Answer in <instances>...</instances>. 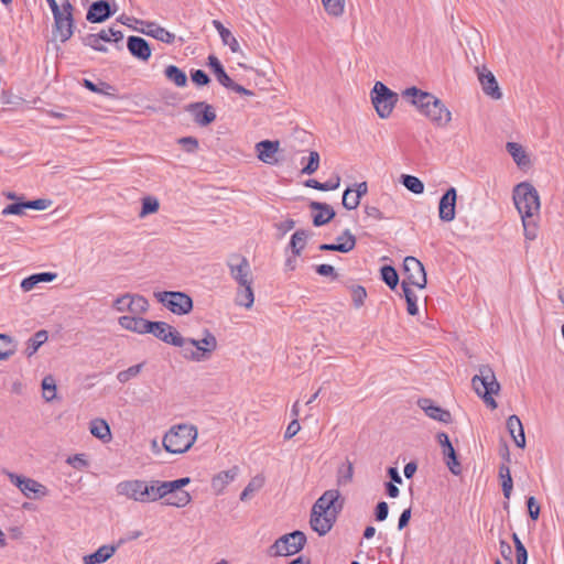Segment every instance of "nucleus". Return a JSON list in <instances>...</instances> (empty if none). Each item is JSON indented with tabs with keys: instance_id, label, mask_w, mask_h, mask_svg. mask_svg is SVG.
I'll use <instances>...</instances> for the list:
<instances>
[{
	"instance_id": "f257e3e1",
	"label": "nucleus",
	"mask_w": 564,
	"mask_h": 564,
	"mask_svg": "<svg viewBox=\"0 0 564 564\" xmlns=\"http://www.w3.org/2000/svg\"><path fill=\"white\" fill-rule=\"evenodd\" d=\"M198 431L193 424L181 423L170 427L164 434L162 444L171 454H183L187 452L197 440Z\"/></svg>"
},
{
	"instance_id": "f03ea898",
	"label": "nucleus",
	"mask_w": 564,
	"mask_h": 564,
	"mask_svg": "<svg viewBox=\"0 0 564 564\" xmlns=\"http://www.w3.org/2000/svg\"><path fill=\"white\" fill-rule=\"evenodd\" d=\"M184 345L180 346L184 359L193 362L207 361L217 349L218 343L215 335L207 328L203 330V338H185Z\"/></svg>"
},
{
	"instance_id": "7ed1b4c3",
	"label": "nucleus",
	"mask_w": 564,
	"mask_h": 564,
	"mask_svg": "<svg viewBox=\"0 0 564 564\" xmlns=\"http://www.w3.org/2000/svg\"><path fill=\"white\" fill-rule=\"evenodd\" d=\"M474 391L484 402L491 409L497 408V402L492 398L500 390V384L496 379V375L490 366L482 365L478 369V373L471 379Z\"/></svg>"
},
{
	"instance_id": "20e7f679",
	"label": "nucleus",
	"mask_w": 564,
	"mask_h": 564,
	"mask_svg": "<svg viewBox=\"0 0 564 564\" xmlns=\"http://www.w3.org/2000/svg\"><path fill=\"white\" fill-rule=\"evenodd\" d=\"M513 202L521 217H534L539 214V193L528 182L520 183L514 187Z\"/></svg>"
},
{
	"instance_id": "39448f33",
	"label": "nucleus",
	"mask_w": 564,
	"mask_h": 564,
	"mask_svg": "<svg viewBox=\"0 0 564 564\" xmlns=\"http://www.w3.org/2000/svg\"><path fill=\"white\" fill-rule=\"evenodd\" d=\"M370 96L377 115L382 119L390 117L398 102V94L392 91L383 83L377 82L371 89Z\"/></svg>"
},
{
	"instance_id": "423d86ee",
	"label": "nucleus",
	"mask_w": 564,
	"mask_h": 564,
	"mask_svg": "<svg viewBox=\"0 0 564 564\" xmlns=\"http://www.w3.org/2000/svg\"><path fill=\"white\" fill-rule=\"evenodd\" d=\"M154 297L165 308L175 315H185L193 310L192 297L180 291H162L155 292Z\"/></svg>"
},
{
	"instance_id": "0eeeda50",
	"label": "nucleus",
	"mask_w": 564,
	"mask_h": 564,
	"mask_svg": "<svg viewBox=\"0 0 564 564\" xmlns=\"http://www.w3.org/2000/svg\"><path fill=\"white\" fill-rule=\"evenodd\" d=\"M306 543V535L299 530L280 536L270 546L269 553L272 556H290L299 553Z\"/></svg>"
},
{
	"instance_id": "6e6552de",
	"label": "nucleus",
	"mask_w": 564,
	"mask_h": 564,
	"mask_svg": "<svg viewBox=\"0 0 564 564\" xmlns=\"http://www.w3.org/2000/svg\"><path fill=\"white\" fill-rule=\"evenodd\" d=\"M74 7L69 0H64L61 3V11L53 15L54 18V32L58 35L62 43L68 41L74 33Z\"/></svg>"
},
{
	"instance_id": "1a4fd4ad",
	"label": "nucleus",
	"mask_w": 564,
	"mask_h": 564,
	"mask_svg": "<svg viewBox=\"0 0 564 564\" xmlns=\"http://www.w3.org/2000/svg\"><path fill=\"white\" fill-rule=\"evenodd\" d=\"M404 279L406 286L413 285L419 289L426 286V272L423 263L415 257L409 256L403 260Z\"/></svg>"
},
{
	"instance_id": "9d476101",
	"label": "nucleus",
	"mask_w": 564,
	"mask_h": 564,
	"mask_svg": "<svg viewBox=\"0 0 564 564\" xmlns=\"http://www.w3.org/2000/svg\"><path fill=\"white\" fill-rule=\"evenodd\" d=\"M6 475L29 499H35L47 495L46 487L32 478L20 476L11 471H6Z\"/></svg>"
},
{
	"instance_id": "9b49d317",
	"label": "nucleus",
	"mask_w": 564,
	"mask_h": 564,
	"mask_svg": "<svg viewBox=\"0 0 564 564\" xmlns=\"http://www.w3.org/2000/svg\"><path fill=\"white\" fill-rule=\"evenodd\" d=\"M117 494L137 502H148V482L141 479L123 480L116 487Z\"/></svg>"
},
{
	"instance_id": "f8f14e48",
	"label": "nucleus",
	"mask_w": 564,
	"mask_h": 564,
	"mask_svg": "<svg viewBox=\"0 0 564 564\" xmlns=\"http://www.w3.org/2000/svg\"><path fill=\"white\" fill-rule=\"evenodd\" d=\"M148 334L175 347L184 345V337L170 324L165 322H149Z\"/></svg>"
},
{
	"instance_id": "ddd939ff",
	"label": "nucleus",
	"mask_w": 564,
	"mask_h": 564,
	"mask_svg": "<svg viewBox=\"0 0 564 564\" xmlns=\"http://www.w3.org/2000/svg\"><path fill=\"white\" fill-rule=\"evenodd\" d=\"M117 312L129 311L132 314H143L149 310V302L143 295L126 293L118 296L112 304Z\"/></svg>"
},
{
	"instance_id": "4468645a",
	"label": "nucleus",
	"mask_w": 564,
	"mask_h": 564,
	"mask_svg": "<svg viewBox=\"0 0 564 564\" xmlns=\"http://www.w3.org/2000/svg\"><path fill=\"white\" fill-rule=\"evenodd\" d=\"M231 278L239 286L251 284L250 264L246 257L240 254H231L227 262Z\"/></svg>"
},
{
	"instance_id": "2eb2a0df",
	"label": "nucleus",
	"mask_w": 564,
	"mask_h": 564,
	"mask_svg": "<svg viewBox=\"0 0 564 564\" xmlns=\"http://www.w3.org/2000/svg\"><path fill=\"white\" fill-rule=\"evenodd\" d=\"M344 506L340 492L337 489L326 490L313 505L312 510L323 513H333L338 516Z\"/></svg>"
},
{
	"instance_id": "dca6fc26",
	"label": "nucleus",
	"mask_w": 564,
	"mask_h": 564,
	"mask_svg": "<svg viewBox=\"0 0 564 564\" xmlns=\"http://www.w3.org/2000/svg\"><path fill=\"white\" fill-rule=\"evenodd\" d=\"M185 110L191 113L194 122L199 127H206L216 120L214 107L205 101L188 104Z\"/></svg>"
},
{
	"instance_id": "f3484780",
	"label": "nucleus",
	"mask_w": 564,
	"mask_h": 564,
	"mask_svg": "<svg viewBox=\"0 0 564 564\" xmlns=\"http://www.w3.org/2000/svg\"><path fill=\"white\" fill-rule=\"evenodd\" d=\"M438 443L442 446V453L445 464L452 474L458 476L462 473V465L457 458L456 452L451 443L448 435L444 432L437 434Z\"/></svg>"
},
{
	"instance_id": "a211bd4d",
	"label": "nucleus",
	"mask_w": 564,
	"mask_h": 564,
	"mask_svg": "<svg viewBox=\"0 0 564 564\" xmlns=\"http://www.w3.org/2000/svg\"><path fill=\"white\" fill-rule=\"evenodd\" d=\"M423 115L438 127H445L452 120L451 111L438 98L431 101L429 108H426Z\"/></svg>"
},
{
	"instance_id": "6ab92c4d",
	"label": "nucleus",
	"mask_w": 564,
	"mask_h": 564,
	"mask_svg": "<svg viewBox=\"0 0 564 564\" xmlns=\"http://www.w3.org/2000/svg\"><path fill=\"white\" fill-rule=\"evenodd\" d=\"M457 192L455 187H449L441 197L438 204L440 219L446 223L454 220Z\"/></svg>"
},
{
	"instance_id": "aec40b11",
	"label": "nucleus",
	"mask_w": 564,
	"mask_h": 564,
	"mask_svg": "<svg viewBox=\"0 0 564 564\" xmlns=\"http://www.w3.org/2000/svg\"><path fill=\"white\" fill-rule=\"evenodd\" d=\"M336 519L337 516H334L333 513H323L312 510L310 524L318 535H325L332 530Z\"/></svg>"
},
{
	"instance_id": "412c9836",
	"label": "nucleus",
	"mask_w": 564,
	"mask_h": 564,
	"mask_svg": "<svg viewBox=\"0 0 564 564\" xmlns=\"http://www.w3.org/2000/svg\"><path fill=\"white\" fill-rule=\"evenodd\" d=\"M115 13L106 0H98L90 4L86 19L91 23H101L109 19Z\"/></svg>"
},
{
	"instance_id": "4be33fe9",
	"label": "nucleus",
	"mask_w": 564,
	"mask_h": 564,
	"mask_svg": "<svg viewBox=\"0 0 564 564\" xmlns=\"http://www.w3.org/2000/svg\"><path fill=\"white\" fill-rule=\"evenodd\" d=\"M402 95L405 98H411V104L417 107L421 113H423L426 108H429L431 101L436 98L431 93L423 91L414 86L404 89Z\"/></svg>"
},
{
	"instance_id": "5701e85b",
	"label": "nucleus",
	"mask_w": 564,
	"mask_h": 564,
	"mask_svg": "<svg viewBox=\"0 0 564 564\" xmlns=\"http://www.w3.org/2000/svg\"><path fill=\"white\" fill-rule=\"evenodd\" d=\"M127 47L130 54L143 62H147L151 57V47L143 37L131 35L127 40Z\"/></svg>"
},
{
	"instance_id": "b1692460",
	"label": "nucleus",
	"mask_w": 564,
	"mask_h": 564,
	"mask_svg": "<svg viewBox=\"0 0 564 564\" xmlns=\"http://www.w3.org/2000/svg\"><path fill=\"white\" fill-rule=\"evenodd\" d=\"M310 208L312 210H316L313 215V225L315 227L324 226L335 217V210L326 203L312 200L310 203Z\"/></svg>"
},
{
	"instance_id": "393cba45",
	"label": "nucleus",
	"mask_w": 564,
	"mask_h": 564,
	"mask_svg": "<svg viewBox=\"0 0 564 564\" xmlns=\"http://www.w3.org/2000/svg\"><path fill=\"white\" fill-rule=\"evenodd\" d=\"M239 474V467L232 466L228 470H224L215 475L212 479V488L216 495L224 492L226 487L232 482Z\"/></svg>"
},
{
	"instance_id": "a878e982",
	"label": "nucleus",
	"mask_w": 564,
	"mask_h": 564,
	"mask_svg": "<svg viewBox=\"0 0 564 564\" xmlns=\"http://www.w3.org/2000/svg\"><path fill=\"white\" fill-rule=\"evenodd\" d=\"M478 79L481 84L482 90L492 99H500L502 94L494 74L486 68L478 73Z\"/></svg>"
},
{
	"instance_id": "bb28decb",
	"label": "nucleus",
	"mask_w": 564,
	"mask_h": 564,
	"mask_svg": "<svg viewBox=\"0 0 564 564\" xmlns=\"http://www.w3.org/2000/svg\"><path fill=\"white\" fill-rule=\"evenodd\" d=\"M149 322L143 317L130 315H123L118 318V323L122 328L139 335L148 334Z\"/></svg>"
},
{
	"instance_id": "cd10ccee",
	"label": "nucleus",
	"mask_w": 564,
	"mask_h": 564,
	"mask_svg": "<svg viewBox=\"0 0 564 564\" xmlns=\"http://www.w3.org/2000/svg\"><path fill=\"white\" fill-rule=\"evenodd\" d=\"M417 404L429 417L443 423L449 422L451 413L441 406L433 404L432 400L420 399Z\"/></svg>"
},
{
	"instance_id": "c85d7f7f",
	"label": "nucleus",
	"mask_w": 564,
	"mask_h": 564,
	"mask_svg": "<svg viewBox=\"0 0 564 564\" xmlns=\"http://www.w3.org/2000/svg\"><path fill=\"white\" fill-rule=\"evenodd\" d=\"M258 151V158L260 161L267 164H274L278 162L275 154L279 150L278 141L263 140L256 145Z\"/></svg>"
},
{
	"instance_id": "c756f323",
	"label": "nucleus",
	"mask_w": 564,
	"mask_h": 564,
	"mask_svg": "<svg viewBox=\"0 0 564 564\" xmlns=\"http://www.w3.org/2000/svg\"><path fill=\"white\" fill-rule=\"evenodd\" d=\"M507 430L516 445L520 448H523L525 446V436L523 425L518 415L512 414L508 417Z\"/></svg>"
},
{
	"instance_id": "7c9ffc66",
	"label": "nucleus",
	"mask_w": 564,
	"mask_h": 564,
	"mask_svg": "<svg viewBox=\"0 0 564 564\" xmlns=\"http://www.w3.org/2000/svg\"><path fill=\"white\" fill-rule=\"evenodd\" d=\"M117 545H101L91 554L83 557L84 564H101L108 561L117 551Z\"/></svg>"
},
{
	"instance_id": "2f4dec72",
	"label": "nucleus",
	"mask_w": 564,
	"mask_h": 564,
	"mask_svg": "<svg viewBox=\"0 0 564 564\" xmlns=\"http://www.w3.org/2000/svg\"><path fill=\"white\" fill-rule=\"evenodd\" d=\"M148 490H149V500L156 501L162 498H167L170 494H172L170 482L169 481H161V480H151L148 482Z\"/></svg>"
},
{
	"instance_id": "473e14b6",
	"label": "nucleus",
	"mask_w": 564,
	"mask_h": 564,
	"mask_svg": "<svg viewBox=\"0 0 564 564\" xmlns=\"http://www.w3.org/2000/svg\"><path fill=\"white\" fill-rule=\"evenodd\" d=\"M346 241L337 243H322L318 248L322 251H338L347 253L351 251L356 246V237L350 232L349 229H345Z\"/></svg>"
},
{
	"instance_id": "72a5a7b5",
	"label": "nucleus",
	"mask_w": 564,
	"mask_h": 564,
	"mask_svg": "<svg viewBox=\"0 0 564 564\" xmlns=\"http://www.w3.org/2000/svg\"><path fill=\"white\" fill-rule=\"evenodd\" d=\"M213 25L218 31L223 43L229 46L231 52L237 53L240 50V45L232 33L219 20H213Z\"/></svg>"
},
{
	"instance_id": "f704fd0d",
	"label": "nucleus",
	"mask_w": 564,
	"mask_h": 564,
	"mask_svg": "<svg viewBox=\"0 0 564 564\" xmlns=\"http://www.w3.org/2000/svg\"><path fill=\"white\" fill-rule=\"evenodd\" d=\"M56 278V273L53 272H41L32 274L21 282V289L24 292L33 290L40 282H51Z\"/></svg>"
},
{
	"instance_id": "c9c22d12",
	"label": "nucleus",
	"mask_w": 564,
	"mask_h": 564,
	"mask_svg": "<svg viewBox=\"0 0 564 564\" xmlns=\"http://www.w3.org/2000/svg\"><path fill=\"white\" fill-rule=\"evenodd\" d=\"M89 431L95 437L104 442H108L111 438L110 427L102 419L93 420L89 424Z\"/></svg>"
},
{
	"instance_id": "e433bc0d",
	"label": "nucleus",
	"mask_w": 564,
	"mask_h": 564,
	"mask_svg": "<svg viewBox=\"0 0 564 564\" xmlns=\"http://www.w3.org/2000/svg\"><path fill=\"white\" fill-rule=\"evenodd\" d=\"M208 65L213 69V72L220 85H223L224 87L231 85V78L228 76L223 64L219 62V59L215 55L208 56Z\"/></svg>"
},
{
	"instance_id": "4c0bfd02",
	"label": "nucleus",
	"mask_w": 564,
	"mask_h": 564,
	"mask_svg": "<svg viewBox=\"0 0 564 564\" xmlns=\"http://www.w3.org/2000/svg\"><path fill=\"white\" fill-rule=\"evenodd\" d=\"M507 151L512 156L518 166H527L530 162L523 147L517 142H508Z\"/></svg>"
},
{
	"instance_id": "58836bf2",
	"label": "nucleus",
	"mask_w": 564,
	"mask_h": 564,
	"mask_svg": "<svg viewBox=\"0 0 564 564\" xmlns=\"http://www.w3.org/2000/svg\"><path fill=\"white\" fill-rule=\"evenodd\" d=\"M48 339L46 330H37L26 343L25 354L28 357L33 356L37 349Z\"/></svg>"
},
{
	"instance_id": "ea45409f",
	"label": "nucleus",
	"mask_w": 564,
	"mask_h": 564,
	"mask_svg": "<svg viewBox=\"0 0 564 564\" xmlns=\"http://www.w3.org/2000/svg\"><path fill=\"white\" fill-rule=\"evenodd\" d=\"M167 80L174 83L177 87H184L187 84V76L184 70L175 65H169L164 69Z\"/></svg>"
},
{
	"instance_id": "a19ab883",
	"label": "nucleus",
	"mask_w": 564,
	"mask_h": 564,
	"mask_svg": "<svg viewBox=\"0 0 564 564\" xmlns=\"http://www.w3.org/2000/svg\"><path fill=\"white\" fill-rule=\"evenodd\" d=\"M307 238H308V234L304 229L296 230L291 236L290 247L292 249V253L294 257H297L301 254L302 250L306 246Z\"/></svg>"
},
{
	"instance_id": "79ce46f5",
	"label": "nucleus",
	"mask_w": 564,
	"mask_h": 564,
	"mask_svg": "<svg viewBox=\"0 0 564 564\" xmlns=\"http://www.w3.org/2000/svg\"><path fill=\"white\" fill-rule=\"evenodd\" d=\"M236 304L250 308L254 302V295L251 284L241 285L236 295Z\"/></svg>"
},
{
	"instance_id": "37998d69",
	"label": "nucleus",
	"mask_w": 564,
	"mask_h": 564,
	"mask_svg": "<svg viewBox=\"0 0 564 564\" xmlns=\"http://www.w3.org/2000/svg\"><path fill=\"white\" fill-rule=\"evenodd\" d=\"M499 478L501 480V488L503 492V497L509 500L513 487L512 477L510 473V468L508 465L502 464L499 467Z\"/></svg>"
},
{
	"instance_id": "c03bdc74",
	"label": "nucleus",
	"mask_w": 564,
	"mask_h": 564,
	"mask_svg": "<svg viewBox=\"0 0 564 564\" xmlns=\"http://www.w3.org/2000/svg\"><path fill=\"white\" fill-rule=\"evenodd\" d=\"M339 185L340 177L338 175H336L335 178L328 180L326 182H318L314 178H310L305 182V186L323 192L337 189Z\"/></svg>"
},
{
	"instance_id": "a18cd8bd",
	"label": "nucleus",
	"mask_w": 564,
	"mask_h": 564,
	"mask_svg": "<svg viewBox=\"0 0 564 564\" xmlns=\"http://www.w3.org/2000/svg\"><path fill=\"white\" fill-rule=\"evenodd\" d=\"M192 501V496L185 490H177L170 494L166 498L165 503L176 508H184Z\"/></svg>"
},
{
	"instance_id": "49530a36",
	"label": "nucleus",
	"mask_w": 564,
	"mask_h": 564,
	"mask_svg": "<svg viewBox=\"0 0 564 564\" xmlns=\"http://www.w3.org/2000/svg\"><path fill=\"white\" fill-rule=\"evenodd\" d=\"M403 295L406 301V311L410 315L414 316L419 312L417 307V296L416 294L410 289V286H406V281H402L401 283Z\"/></svg>"
},
{
	"instance_id": "de8ad7c7",
	"label": "nucleus",
	"mask_w": 564,
	"mask_h": 564,
	"mask_svg": "<svg viewBox=\"0 0 564 564\" xmlns=\"http://www.w3.org/2000/svg\"><path fill=\"white\" fill-rule=\"evenodd\" d=\"M381 280L391 289L394 290L399 283V274L392 265H383L380 269Z\"/></svg>"
},
{
	"instance_id": "09e8293b",
	"label": "nucleus",
	"mask_w": 564,
	"mask_h": 564,
	"mask_svg": "<svg viewBox=\"0 0 564 564\" xmlns=\"http://www.w3.org/2000/svg\"><path fill=\"white\" fill-rule=\"evenodd\" d=\"M401 183L413 194H422L424 192V184L416 176L404 174L401 176Z\"/></svg>"
},
{
	"instance_id": "8fccbe9b",
	"label": "nucleus",
	"mask_w": 564,
	"mask_h": 564,
	"mask_svg": "<svg viewBox=\"0 0 564 564\" xmlns=\"http://www.w3.org/2000/svg\"><path fill=\"white\" fill-rule=\"evenodd\" d=\"M43 398L46 402H51L56 398V383L53 376L48 375L42 380Z\"/></svg>"
},
{
	"instance_id": "3c124183",
	"label": "nucleus",
	"mask_w": 564,
	"mask_h": 564,
	"mask_svg": "<svg viewBox=\"0 0 564 564\" xmlns=\"http://www.w3.org/2000/svg\"><path fill=\"white\" fill-rule=\"evenodd\" d=\"M325 11L332 17H340L345 11L344 0H322Z\"/></svg>"
},
{
	"instance_id": "603ef678",
	"label": "nucleus",
	"mask_w": 564,
	"mask_h": 564,
	"mask_svg": "<svg viewBox=\"0 0 564 564\" xmlns=\"http://www.w3.org/2000/svg\"><path fill=\"white\" fill-rule=\"evenodd\" d=\"M143 366H144V362H140L138 365H133V366L129 367L126 370L119 371L117 373L118 381L120 383L128 382L129 380H131L132 378L137 377L141 372Z\"/></svg>"
},
{
	"instance_id": "864d4df0",
	"label": "nucleus",
	"mask_w": 564,
	"mask_h": 564,
	"mask_svg": "<svg viewBox=\"0 0 564 564\" xmlns=\"http://www.w3.org/2000/svg\"><path fill=\"white\" fill-rule=\"evenodd\" d=\"M82 41L85 46H89L95 51L102 52V53H106L108 51V48L101 43V42H104L102 39L98 37V33L87 34L86 36H84L82 39Z\"/></svg>"
},
{
	"instance_id": "5fc2aeb1",
	"label": "nucleus",
	"mask_w": 564,
	"mask_h": 564,
	"mask_svg": "<svg viewBox=\"0 0 564 564\" xmlns=\"http://www.w3.org/2000/svg\"><path fill=\"white\" fill-rule=\"evenodd\" d=\"M14 352V347L10 336L0 334V360L8 359Z\"/></svg>"
},
{
	"instance_id": "6e6d98bb",
	"label": "nucleus",
	"mask_w": 564,
	"mask_h": 564,
	"mask_svg": "<svg viewBox=\"0 0 564 564\" xmlns=\"http://www.w3.org/2000/svg\"><path fill=\"white\" fill-rule=\"evenodd\" d=\"M98 37L102 39L104 42L119 43L123 39V33L120 30L113 28L102 29L98 32Z\"/></svg>"
},
{
	"instance_id": "4d7b16f0",
	"label": "nucleus",
	"mask_w": 564,
	"mask_h": 564,
	"mask_svg": "<svg viewBox=\"0 0 564 564\" xmlns=\"http://www.w3.org/2000/svg\"><path fill=\"white\" fill-rule=\"evenodd\" d=\"M524 237L528 240H534L538 236V227L534 217H521Z\"/></svg>"
},
{
	"instance_id": "13d9d810",
	"label": "nucleus",
	"mask_w": 564,
	"mask_h": 564,
	"mask_svg": "<svg viewBox=\"0 0 564 564\" xmlns=\"http://www.w3.org/2000/svg\"><path fill=\"white\" fill-rule=\"evenodd\" d=\"M83 86L85 88H87L88 90L93 91V93H96V94H100V95H111L109 93L110 89H112V87L105 83V82H101L99 85L93 83L91 80L89 79H83Z\"/></svg>"
},
{
	"instance_id": "bf43d9fd",
	"label": "nucleus",
	"mask_w": 564,
	"mask_h": 564,
	"mask_svg": "<svg viewBox=\"0 0 564 564\" xmlns=\"http://www.w3.org/2000/svg\"><path fill=\"white\" fill-rule=\"evenodd\" d=\"M319 154L317 151H311L306 165L302 167V174L311 175L318 170Z\"/></svg>"
},
{
	"instance_id": "052dcab7",
	"label": "nucleus",
	"mask_w": 564,
	"mask_h": 564,
	"mask_svg": "<svg viewBox=\"0 0 564 564\" xmlns=\"http://www.w3.org/2000/svg\"><path fill=\"white\" fill-rule=\"evenodd\" d=\"M351 300L355 307L359 308L364 305L365 299L367 297V291L361 285H352L351 289Z\"/></svg>"
},
{
	"instance_id": "680f3d73",
	"label": "nucleus",
	"mask_w": 564,
	"mask_h": 564,
	"mask_svg": "<svg viewBox=\"0 0 564 564\" xmlns=\"http://www.w3.org/2000/svg\"><path fill=\"white\" fill-rule=\"evenodd\" d=\"M177 143L186 153H196L199 148L198 140L195 137H182L177 140Z\"/></svg>"
},
{
	"instance_id": "e2e57ef3",
	"label": "nucleus",
	"mask_w": 564,
	"mask_h": 564,
	"mask_svg": "<svg viewBox=\"0 0 564 564\" xmlns=\"http://www.w3.org/2000/svg\"><path fill=\"white\" fill-rule=\"evenodd\" d=\"M153 39L161 41L165 44H173L175 41V34L171 33L170 31L160 25L154 32Z\"/></svg>"
},
{
	"instance_id": "0e129e2a",
	"label": "nucleus",
	"mask_w": 564,
	"mask_h": 564,
	"mask_svg": "<svg viewBox=\"0 0 564 564\" xmlns=\"http://www.w3.org/2000/svg\"><path fill=\"white\" fill-rule=\"evenodd\" d=\"M159 209V202L152 197H145L142 200V209L140 216L143 217L145 215L155 213Z\"/></svg>"
},
{
	"instance_id": "69168bd1",
	"label": "nucleus",
	"mask_w": 564,
	"mask_h": 564,
	"mask_svg": "<svg viewBox=\"0 0 564 564\" xmlns=\"http://www.w3.org/2000/svg\"><path fill=\"white\" fill-rule=\"evenodd\" d=\"M67 463L74 468L82 470L88 467V462L84 454H76L67 458Z\"/></svg>"
},
{
	"instance_id": "338daca9",
	"label": "nucleus",
	"mask_w": 564,
	"mask_h": 564,
	"mask_svg": "<svg viewBox=\"0 0 564 564\" xmlns=\"http://www.w3.org/2000/svg\"><path fill=\"white\" fill-rule=\"evenodd\" d=\"M24 209H26L25 202L13 203L4 207L1 212V215H21L23 214Z\"/></svg>"
},
{
	"instance_id": "774afa93",
	"label": "nucleus",
	"mask_w": 564,
	"mask_h": 564,
	"mask_svg": "<svg viewBox=\"0 0 564 564\" xmlns=\"http://www.w3.org/2000/svg\"><path fill=\"white\" fill-rule=\"evenodd\" d=\"M191 78H192L193 83H195L197 86H205V85L209 84V82H210L209 76L206 74V72H204L202 69L193 70L191 73Z\"/></svg>"
}]
</instances>
